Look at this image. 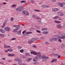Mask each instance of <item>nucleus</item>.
Segmentation results:
<instances>
[{
	"label": "nucleus",
	"mask_w": 65,
	"mask_h": 65,
	"mask_svg": "<svg viewBox=\"0 0 65 65\" xmlns=\"http://www.w3.org/2000/svg\"><path fill=\"white\" fill-rule=\"evenodd\" d=\"M40 59H42V61H46L47 59H48V57H46L45 56H44V55H43L42 56L41 55V54L40 53Z\"/></svg>",
	"instance_id": "nucleus-1"
},
{
	"label": "nucleus",
	"mask_w": 65,
	"mask_h": 65,
	"mask_svg": "<svg viewBox=\"0 0 65 65\" xmlns=\"http://www.w3.org/2000/svg\"><path fill=\"white\" fill-rule=\"evenodd\" d=\"M56 37H57V38H61V39H64L65 38V34H63L59 35H57Z\"/></svg>",
	"instance_id": "nucleus-2"
},
{
	"label": "nucleus",
	"mask_w": 65,
	"mask_h": 65,
	"mask_svg": "<svg viewBox=\"0 0 65 65\" xmlns=\"http://www.w3.org/2000/svg\"><path fill=\"white\" fill-rule=\"evenodd\" d=\"M16 10L17 11H19V12H21L23 11V7L22 6H20L18 7L16 9Z\"/></svg>",
	"instance_id": "nucleus-3"
},
{
	"label": "nucleus",
	"mask_w": 65,
	"mask_h": 65,
	"mask_svg": "<svg viewBox=\"0 0 65 65\" xmlns=\"http://www.w3.org/2000/svg\"><path fill=\"white\" fill-rule=\"evenodd\" d=\"M40 55H38L36 57L34 58L33 59V61L34 62H36V61H37L38 60V59H40Z\"/></svg>",
	"instance_id": "nucleus-4"
},
{
	"label": "nucleus",
	"mask_w": 65,
	"mask_h": 65,
	"mask_svg": "<svg viewBox=\"0 0 65 65\" xmlns=\"http://www.w3.org/2000/svg\"><path fill=\"white\" fill-rule=\"evenodd\" d=\"M32 54L33 55H37V56H38V55H40V52H35V51H32Z\"/></svg>",
	"instance_id": "nucleus-5"
},
{
	"label": "nucleus",
	"mask_w": 65,
	"mask_h": 65,
	"mask_svg": "<svg viewBox=\"0 0 65 65\" xmlns=\"http://www.w3.org/2000/svg\"><path fill=\"white\" fill-rule=\"evenodd\" d=\"M15 60L16 61H18V62H20V63H21V62H22L23 61L22 59L18 58H15Z\"/></svg>",
	"instance_id": "nucleus-6"
},
{
	"label": "nucleus",
	"mask_w": 65,
	"mask_h": 65,
	"mask_svg": "<svg viewBox=\"0 0 65 65\" xmlns=\"http://www.w3.org/2000/svg\"><path fill=\"white\" fill-rule=\"evenodd\" d=\"M51 56H54V57H58L59 54H56L55 53H52L51 54Z\"/></svg>",
	"instance_id": "nucleus-7"
},
{
	"label": "nucleus",
	"mask_w": 65,
	"mask_h": 65,
	"mask_svg": "<svg viewBox=\"0 0 65 65\" xmlns=\"http://www.w3.org/2000/svg\"><path fill=\"white\" fill-rule=\"evenodd\" d=\"M58 10V9L57 8H53L52 9V11L53 12H57Z\"/></svg>",
	"instance_id": "nucleus-8"
},
{
	"label": "nucleus",
	"mask_w": 65,
	"mask_h": 65,
	"mask_svg": "<svg viewBox=\"0 0 65 65\" xmlns=\"http://www.w3.org/2000/svg\"><path fill=\"white\" fill-rule=\"evenodd\" d=\"M36 19H38V20H39L38 21V23H39V24H42V23H41V20H39V19L40 20H41L42 19H40L39 18H37Z\"/></svg>",
	"instance_id": "nucleus-9"
},
{
	"label": "nucleus",
	"mask_w": 65,
	"mask_h": 65,
	"mask_svg": "<svg viewBox=\"0 0 65 65\" xmlns=\"http://www.w3.org/2000/svg\"><path fill=\"white\" fill-rule=\"evenodd\" d=\"M7 22V20H6L3 23V25L2 27V28H4V27H5V25L6 24Z\"/></svg>",
	"instance_id": "nucleus-10"
},
{
	"label": "nucleus",
	"mask_w": 65,
	"mask_h": 65,
	"mask_svg": "<svg viewBox=\"0 0 65 65\" xmlns=\"http://www.w3.org/2000/svg\"><path fill=\"white\" fill-rule=\"evenodd\" d=\"M58 4L61 7H63V4L62 3H58Z\"/></svg>",
	"instance_id": "nucleus-11"
},
{
	"label": "nucleus",
	"mask_w": 65,
	"mask_h": 65,
	"mask_svg": "<svg viewBox=\"0 0 65 65\" xmlns=\"http://www.w3.org/2000/svg\"><path fill=\"white\" fill-rule=\"evenodd\" d=\"M57 27L59 29H60L62 28V26L61 24L58 25L57 26Z\"/></svg>",
	"instance_id": "nucleus-12"
},
{
	"label": "nucleus",
	"mask_w": 65,
	"mask_h": 65,
	"mask_svg": "<svg viewBox=\"0 0 65 65\" xmlns=\"http://www.w3.org/2000/svg\"><path fill=\"white\" fill-rule=\"evenodd\" d=\"M48 31H44L43 32V34H48Z\"/></svg>",
	"instance_id": "nucleus-13"
},
{
	"label": "nucleus",
	"mask_w": 65,
	"mask_h": 65,
	"mask_svg": "<svg viewBox=\"0 0 65 65\" xmlns=\"http://www.w3.org/2000/svg\"><path fill=\"white\" fill-rule=\"evenodd\" d=\"M57 59H55V58L53 59L52 60V61H51V63H53L54 62H56L57 61Z\"/></svg>",
	"instance_id": "nucleus-14"
},
{
	"label": "nucleus",
	"mask_w": 65,
	"mask_h": 65,
	"mask_svg": "<svg viewBox=\"0 0 65 65\" xmlns=\"http://www.w3.org/2000/svg\"><path fill=\"white\" fill-rule=\"evenodd\" d=\"M4 29L5 31H9L10 30V28L8 27H6Z\"/></svg>",
	"instance_id": "nucleus-15"
},
{
	"label": "nucleus",
	"mask_w": 65,
	"mask_h": 65,
	"mask_svg": "<svg viewBox=\"0 0 65 65\" xmlns=\"http://www.w3.org/2000/svg\"><path fill=\"white\" fill-rule=\"evenodd\" d=\"M21 31L22 30H19V31H18V35H21Z\"/></svg>",
	"instance_id": "nucleus-16"
},
{
	"label": "nucleus",
	"mask_w": 65,
	"mask_h": 65,
	"mask_svg": "<svg viewBox=\"0 0 65 65\" xmlns=\"http://www.w3.org/2000/svg\"><path fill=\"white\" fill-rule=\"evenodd\" d=\"M29 15V13L27 11H26L25 14V15Z\"/></svg>",
	"instance_id": "nucleus-17"
},
{
	"label": "nucleus",
	"mask_w": 65,
	"mask_h": 65,
	"mask_svg": "<svg viewBox=\"0 0 65 65\" xmlns=\"http://www.w3.org/2000/svg\"><path fill=\"white\" fill-rule=\"evenodd\" d=\"M54 22H55V23H61V22L57 20L54 21Z\"/></svg>",
	"instance_id": "nucleus-18"
},
{
	"label": "nucleus",
	"mask_w": 65,
	"mask_h": 65,
	"mask_svg": "<svg viewBox=\"0 0 65 65\" xmlns=\"http://www.w3.org/2000/svg\"><path fill=\"white\" fill-rule=\"evenodd\" d=\"M25 55L26 56V57H27V56H30V53H26L25 54Z\"/></svg>",
	"instance_id": "nucleus-19"
},
{
	"label": "nucleus",
	"mask_w": 65,
	"mask_h": 65,
	"mask_svg": "<svg viewBox=\"0 0 65 65\" xmlns=\"http://www.w3.org/2000/svg\"><path fill=\"white\" fill-rule=\"evenodd\" d=\"M38 40V38H34V41H37Z\"/></svg>",
	"instance_id": "nucleus-20"
},
{
	"label": "nucleus",
	"mask_w": 65,
	"mask_h": 65,
	"mask_svg": "<svg viewBox=\"0 0 65 65\" xmlns=\"http://www.w3.org/2000/svg\"><path fill=\"white\" fill-rule=\"evenodd\" d=\"M1 32L2 33H4V30L3 29H0Z\"/></svg>",
	"instance_id": "nucleus-21"
},
{
	"label": "nucleus",
	"mask_w": 65,
	"mask_h": 65,
	"mask_svg": "<svg viewBox=\"0 0 65 65\" xmlns=\"http://www.w3.org/2000/svg\"><path fill=\"white\" fill-rule=\"evenodd\" d=\"M17 6V4H14V5H12L11 6V7L12 8H13V7H16Z\"/></svg>",
	"instance_id": "nucleus-22"
},
{
	"label": "nucleus",
	"mask_w": 65,
	"mask_h": 65,
	"mask_svg": "<svg viewBox=\"0 0 65 65\" xmlns=\"http://www.w3.org/2000/svg\"><path fill=\"white\" fill-rule=\"evenodd\" d=\"M31 60H32V58H29L27 59V60H26V61L27 62H30V61H31Z\"/></svg>",
	"instance_id": "nucleus-23"
},
{
	"label": "nucleus",
	"mask_w": 65,
	"mask_h": 65,
	"mask_svg": "<svg viewBox=\"0 0 65 65\" xmlns=\"http://www.w3.org/2000/svg\"><path fill=\"white\" fill-rule=\"evenodd\" d=\"M8 51H9V52H12L13 51V49L11 48L9 49H8Z\"/></svg>",
	"instance_id": "nucleus-24"
},
{
	"label": "nucleus",
	"mask_w": 65,
	"mask_h": 65,
	"mask_svg": "<svg viewBox=\"0 0 65 65\" xmlns=\"http://www.w3.org/2000/svg\"><path fill=\"white\" fill-rule=\"evenodd\" d=\"M47 30V28H43L42 29V31H46Z\"/></svg>",
	"instance_id": "nucleus-25"
},
{
	"label": "nucleus",
	"mask_w": 65,
	"mask_h": 65,
	"mask_svg": "<svg viewBox=\"0 0 65 65\" xmlns=\"http://www.w3.org/2000/svg\"><path fill=\"white\" fill-rule=\"evenodd\" d=\"M49 41H51V42H52L53 41H54L53 38H52L51 39H49Z\"/></svg>",
	"instance_id": "nucleus-26"
},
{
	"label": "nucleus",
	"mask_w": 65,
	"mask_h": 65,
	"mask_svg": "<svg viewBox=\"0 0 65 65\" xmlns=\"http://www.w3.org/2000/svg\"><path fill=\"white\" fill-rule=\"evenodd\" d=\"M58 38H53L54 41H57V39H58Z\"/></svg>",
	"instance_id": "nucleus-27"
},
{
	"label": "nucleus",
	"mask_w": 65,
	"mask_h": 65,
	"mask_svg": "<svg viewBox=\"0 0 65 65\" xmlns=\"http://www.w3.org/2000/svg\"><path fill=\"white\" fill-rule=\"evenodd\" d=\"M32 63H33V65H37V64H38V62H33Z\"/></svg>",
	"instance_id": "nucleus-28"
},
{
	"label": "nucleus",
	"mask_w": 65,
	"mask_h": 65,
	"mask_svg": "<svg viewBox=\"0 0 65 65\" xmlns=\"http://www.w3.org/2000/svg\"><path fill=\"white\" fill-rule=\"evenodd\" d=\"M10 21L11 22H13L14 21V19L13 17H11L10 19Z\"/></svg>",
	"instance_id": "nucleus-29"
},
{
	"label": "nucleus",
	"mask_w": 65,
	"mask_h": 65,
	"mask_svg": "<svg viewBox=\"0 0 65 65\" xmlns=\"http://www.w3.org/2000/svg\"><path fill=\"white\" fill-rule=\"evenodd\" d=\"M22 12V14H23L25 15V14L26 13V11H23Z\"/></svg>",
	"instance_id": "nucleus-30"
},
{
	"label": "nucleus",
	"mask_w": 65,
	"mask_h": 65,
	"mask_svg": "<svg viewBox=\"0 0 65 65\" xmlns=\"http://www.w3.org/2000/svg\"><path fill=\"white\" fill-rule=\"evenodd\" d=\"M0 36H1V37L2 38H3V37H4V35L3 34H1L0 35Z\"/></svg>",
	"instance_id": "nucleus-31"
},
{
	"label": "nucleus",
	"mask_w": 65,
	"mask_h": 65,
	"mask_svg": "<svg viewBox=\"0 0 65 65\" xmlns=\"http://www.w3.org/2000/svg\"><path fill=\"white\" fill-rule=\"evenodd\" d=\"M58 18H59V17L58 16H56L53 18L55 20L57 19H58Z\"/></svg>",
	"instance_id": "nucleus-32"
},
{
	"label": "nucleus",
	"mask_w": 65,
	"mask_h": 65,
	"mask_svg": "<svg viewBox=\"0 0 65 65\" xmlns=\"http://www.w3.org/2000/svg\"><path fill=\"white\" fill-rule=\"evenodd\" d=\"M35 27H36V28L38 29H40V28L39 26H35Z\"/></svg>",
	"instance_id": "nucleus-33"
},
{
	"label": "nucleus",
	"mask_w": 65,
	"mask_h": 65,
	"mask_svg": "<svg viewBox=\"0 0 65 65\" xmlns=\"http://www.w3.org/2000/svg\"><path fill=\"white\" fill-rule=\"evenodd\" d=\"M34 10L35 11H37V12H41V11H40L39 10H36V9H35V10Z\"/></svg>",
	"instance_id": "nucleus-34"
},
{
	"label": "nucleus",
	"mask_w": 65,
	"mask_h": 65,
	"mask_svg": "<svg viewBox=\"0 0 65 65\" xmlns=\"http://www.w3.org/2000/svg\"><path fill=\"white\" fill-rule=\"evenodd\" d=\"M25 33H26V34H32V32H25Z\"/></svg>",
	"instance_id": "nucleus-35"
},
{
	"label": "nucleus",
	"mask_w": 65,
	"mask_h": 65,
	"mask_svg": "<svg viewBox=\"0 0 65 65\" xmlns=\"http://www.w3.org/2000/svg\"><path fill=\"white\" fill-rule=\"evenodd\" d=\"M61 12H57V14L58 15H60L61 13Z\"/></svg>",
	"instance_id": "nucleus-36"
},
{
	"label": "nucleus",
	"mask_w": 65,
	"mask_h": 65,
	"mask_svg": "<svg viewBox=\"0 0 65 65\" xmlns=\"http://www.w3.org/2000/svg\"><path fill=\"white\" fill-rule=\"evenodd\" d=\"M13 32H15V33L18 32V31L16 30H15V29H14L13 31Z\"/></svg>",
	"instance_id": "nucleus-37"
},
{
	"label": "nucleus",
	"mask_w": 65,
	"mask_h": 65,
	"mask_svg": "<svg viewBox=\"0 0 65 65\" xmlns=\"http://www.w3.org/2000/svg\"><path fill=\"white\" fill-rule=\"evenodd\" d=\"M4 47H5V48H8V47H7V45H6V44H4Z\"/></svg>",
	"instance_id": "nucleus-38"
},
{
	"label": "nucleus",
	"mask_w": 65,
	"mask_h": 65,
	"mask_svg": "<svg viewBox=\"0 0 65 65\" xmlns=\"http://www.w3.org/2000/svg\"><path fill=\"white\" fill-rule=\"evenodd\" d=\"M46 7L48 8L49 7V6H48L44 5V8H46Z\"/></svg>",
	"instance_id": "nucleus-39"
},
{
	"label": "nucleus",
	"mask_w": 65,
	"mask_h": 65,
	"mask_svg": "<svg viewBox=\"0 0 65 65\" xmlns=\"http://www.w3.org/2000/svg\"><path fill=\"white\" fill-rule=\"evenodd\" d=\"M27 57H26V56H25L24 55L23 56L22 58H24V59H26L27 58Z\"/></svg>",
	"instance_id": "nucleus-40"
},
{
	"label": "nucleus",
	"mask_w": 65,
	"mask_h": 65,
	"mask_svg": "<svg viewBox=\"0 0 65 65\" xmlns=\"http://www.w3.org/2000/svg\"><path fill=\"white\" fill-rule=\"evenodd\" d=\"M16 39V38H13L12 39H11L10 40L11 41H12V40H15Z\"/></svg>",
	"instance_id": "nucleus-41"
},
{
	"label": "nucleus",
	"mask_w": 65,
	"mask_h": 65,
	"mask_svg": "<svg viewBox=\"0 0 65 65\" xmlns=\"http://www.w3.org/2000/svg\"><path fill=\"white\" fill-rule=\"evenodd\" d=\"M45 44H46V45H49V44H50V43H49V42H45Z\"/></svg>",
	"instance_id": "nucleus-42"
},
{
	"label": "nucleus",
	"mask_w": 65,
	"mask_h": 65,
	"mask_svg": "<svg viewBox=\"0 0 65 65\" xmlns=\"http://www.w3.org/2000/svg\"><path fill=\"white\" fill-rule=\"evenodd\" d=\"M32 17L34 19H36V16L35 15H34V14H33L32 15Z\"/></svg>",
	"instance_id": "nucleus-43"
},
{
	"label": "nucleus",
	"mask_w": 65,
	"mask_h": 65,
	"mask_svg": "<svg viewBox=\"0 0 65 65\" xmlns=\"http://www.w3.org/2000/svg\"><path fill=\"white\" fill-rule=\"evenodd\" d=\"M31 2L32 3V4H34L35 3V2L33 0H31Z\"/></svg>",
	"instance_id": "nucleus-44"
},
{
	"label": "nucleus",
	"mask_w": 65,
	"mask_h": 65,
	"mask_svg": "<svg viewBox=\"0 0 65 65\" xmlns=\"http://www.w3.org/2000/svg\"><path fill=\"white\" fill-rule=\"evenodd\" d=\"M36 31H37V32L38 33H41V31H40V30H36Z\"/></svg>",
	"instance_id": "nucleus-45"
},
{
	"label": "nucleus",
	"mask_w": 65,
	"mask_h": 65,
	"mask_svg": "<svg viewBox=\"0 0 65 65\" xmlns=\"http://www.w3.org/2000/svg\"><path fill=\"white\" fill-rule=\"evenodd\" d=\"M20 53H23L24 52V50L23 49H21L20 51Z\"/></svg>",
	"instance_id": "nucleus-46"
},
{
	"label": "nucleus",
	"mask_w": 65,
	"mask_h": 65,
	"mask_svg": "<svg viewBox=\"0 0 65 65\" xmlns=\"http://www.w3.org/2000/svg\"><path fill=\"white\" fill-rule=\"evenodd\" d=\"M63 15H64V14H63V13L61 12L60 16L62 17V16H63Z\"/></svg>",
	"instance_id": "nucleus-47"
},
{
	"label": "nucleus",
	"mask_w": 65,
	"mask_h": 65,
	"mask_svg": "<svg viewBox=\"0 0 65 65\" xmlns=\"http://www.w3.org/2000/svg\"><path fill=\"white\" fill-rule=\"evenodd\" d=\"M30 40L28 41V43L29 44H32V43H31L30 42Z\"/></svg>",
	"instance_id": "nucleus-48"
},
{
	"label": "nucleus",
	"mask_w": 65,
	"mask_h": 65,
	"mask_svg": "<svg viewBox=\"0 0 65 65\" xmlns=\"http://www.w3.org/2000/svg\"><path fill=\"white\" fill-rule=\"evenodd\" d=\"M25 32H26V30H25L24 31L22 32V34H23V35L24 34V33H25Z\"/></svg>",
	"instance_id": "nucleus-49"
},
{
	"label": "nucleus",
	"mask_w": 65,
	"mask_h": 65,
	"mask_svg": "<svg viewBox=\"0 0 65 65\" xmlns=\"http://www.w3.org/2000/svg\"><path fill=\"white\" fill-rule=\"evenodd\" d=\"M21 3H26V1H22L21 2Z\"/></svg>",
	"instance_id": "nucleus-50"
},
{
	"label": "nucleus",
	"mask_w": 65,
	"mask_h": 65,
	"mask_svg": "<svg viewBox=\"0 0 65 65\" xmlns=\"http://www.w3.org/2000/svg\"><path fill=\"white\" fill-rule=\"evenodd\" d=\"M29 40H30V41H34V38L31 39Z\"/></svg>",
	"instance_id": "nucleus-51"
},
{
	"label": "nucleus",
	"mask_w": 65,
	"mask_h": 65,
	"mask_svg": "<svg viewBox=\"0 0 65 65\" xmlns=\"http://www.w3.org/2000/svg\"><path fill=\"white\" fill-rule=\"evenodd\" d=\"M32 47H34V48H36V46L35 45H34L32 46Z\"/></svg>",
	"instance_id": "nucleus-52"
},
{
	"label": "nucleus",
	"mask_w": 65,
	"mask_h": 65,
	"mask_svg": "<svg viewBox=\"0 0 65 65\" xmlns=\"http://www.w3.org/2000/svg\"><path fill=\"white\" fill-rule=\"evenodd\" d=\"M14 55H15L14 54H11V56L12 57H13V56H14Z\"/></svg>",
	"instance_id": "nucleus-53"
},
{
	"label": "nucleus",
	"mask_w": 65,
	"mask_h": 65,
	"mask_svg": "<svg viewBox=\"0 0 65 65\" xmlns=\"http://www.w3.org/2000/svg\"><path fill=\"white\" fill-rule=\"evenodd\" d=\"M58 41H59L60 42H62V41L60 39H59L58 40Z\"/></svg>",
	"instance_id": "nucleus-54"
},
{
	"label": "nucleus",
	"mask_w": 65,
	"mask_h": 65,
	"mask_svg": "<svg viewBox=\"0 0 65 65\" xmlns=\"http://www.w3.org/2000/svg\"><path fill=\"white\" fill-rule=\"evenodd\" d=\"M51 1L53 2H56V0H51Z\"/></svg>",
	"instance_id": "nucleus-55"
},
{
	"label": "nucleus",
	"mask_w": 65,
	"mask_h": 65,
	"mask_svg": "<svg viewBox=\"0 0 65 65\" xmlns=\"http://www.w3.org/2000/svg\"><path fill=\"white\" fill-rule=\"evenodd\" d=\"M22 47L21 46H19L18 47V48H19V49H21L22 48Z\"/></svg>",
	"instance_id": "nucleus-56"
},
{
	"label": "nucleus",
	"mask_w": 65,
	"mask_h": 65,
	"mask_svg": "<svg viewBox=\"0 0 65 65\" xmlns=\"http://www.w3.org/2000/svg\"><path fill=\"white\" fill-rule=\"evenodd\" d=\"M31 29H32V30H35V29H36L35 28H31Z\"/></svg>",
	"instance_id": "nucleus-57"
},
{
	"label": "nucleus",
	"mask_w": 65,
	"mask_h": 65,
	"mask_svg": "<svg viewBox=\"0 0 65 65\" xmlns=\"http://www.w3.org/2000/svg\"><path fill=\"white\" fill-rule=\"evenodd\" d=\"M44 5H43L41 6L42 7H43L44 8Z\"/></svg>",
	"instance_id": "nucleus-58"
},
{
	"label": "nucleus",
	"mask_w": 65,
	"mask_h": 65,
	"mask_svg": "<svg viewBox=\"0 0 65 65\" xmlns=\"http://www.w3.org/2000/svg\"><path fill=\"white\" fill-rule=\"evenodd\" d=\"M8 56H11V54H8Z\"/></svg>",
	"instance_id": "nucleus-59"
},
{
	"label": "nucleus",
	"mask_w": 65,
	"mask_h": 65,
	"mask_svg": "<svg viewBox=\"0 0 65 65\" xmlns=\"http://www.w3.org/2000/svg\"><path fill=\"white\" fill-rule=\"evenodd\" d=\"M15 29V30H20V29L19 28H17L16 29Z\"/></svg>",
	"instance_id": "nucleus-60"
},
{
	"label": "nucleus",
	"mask_w": 65,
	"mask_h": 65,
	"mask_svg": "<svg viewBox=\"0 0 65 65\" xmlns=\"http://www.w3.org/2000/svg\"><path fill=\"white\" fill-rule=\"evenodd\" d=\"M62 3L63 5V6L64 5H65V2Z\"/></svg>",
	"instance_id": "nucleus-61"
},
{
	"label": "nucleus",
	"mask_w": 65,
	"mask_h": 65,
	"mask_svg": "<svg viewBox=\"0 0 65 65\" xmlns=\"http://www.w3.org/2000/svg\"><path fill=\"white\" fill-rule=\"evenodd\" d=\"M18 63V65H21V62H19Z\"/></svg>",
	"instance_id": "nucleus-62"
},
{
	"label": "nucleus",
	"mask_w": 65,
	"mask_h": 65,
	"mask_svg": "<svg viewBox=\"0 0 65 65\" xmlns=\"http://www.w3.org/2000/svg\"><path fill=\"white\" fill-rule=\"evenodd\" d=\"M20 57V58H22V59L23 58V55L21 56Z\"/></svg>",
	"instance_id": "nucleus-63"
},
{
	"label": "nucleus",
	"mask_w": 65,
	"mask_h": 65,
	"mask_svg": "<svg viewBox=\"0 0 65 65\" xmlns=\"http://www.w3.org/2000/svg\"><path fill=\"white\" fill-rule=\"evenodd\" d=\"M65 64L64 63H61V65H64Z\"/></svg>",
	"instance_id": "nucleus-64"
}]
</instances>
